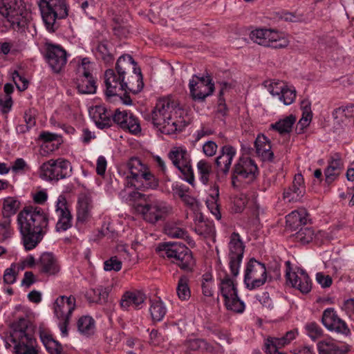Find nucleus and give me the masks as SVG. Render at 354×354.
<instances>
[{
    "instance_id": "f257e3e1",
    "label": "nucleus",
    "mask_w": 354,
    "mask_h": 354,
    "mask_svg": "<svg viewBox=\"0 0 354 354\" xmlns=\"http://www.w3.org/2000/svg\"><path fill=\"white\" fill-rule=\"evenodd\" d=\"M104 84L106 97H118L126 105L132 104L129 93L137 94L144 87L141 70L130 55H121L115 69L105 71Z\"/></svg>"
},
{
    "instance_id": "f03ea898",
    "label": "nucleus",
    "mask_w": 354,
    "mask_h": 354,
    "mask_svg": "<svg viewBox=\"0 0 354 354\" xmlns=\"http://www.w3.org/2000/svg\"><path fill=\"white\" fill-rule=\"evenodd\" d=\"M21 243L26 251L35 248L49 230V217L38 206H26L17 215Z\"/></svg>"
},
{
    "instance_id": "7ed1b4c3",
    "label": "nucleus",
    "mask_w": 354,
    "mask_h": 354,
    "mask_svg": "<svg viewBox=\"0 0 354 354\" xmlns=\"http://www.w3.org/2000/svg\"><path fill=\"white\" fill-rule=\"evenodd\" d=\"M35 326L28 319L21 317L12 322L3 342L6 349L13 354H39Z\"/></svg>"
},
{
    "instance_id": "20e7f679",
    "label": "nucleus",
    "mask_w": 354,
    "mask_h": 354,
    "mask_svg": "<svg viewBox=\"0 0 354 354\" xmlns=\"http://www.w3.org/2000/svg\"><path fill=\"white\" fill-rule=\"evenodd\" d=\"M32 21V13L23 0H0V32L24 33Z\"/></svg>"
},
{
    "instance_id": "39448f33",
    "label": "nucleus",
    "mask_w": 354,
    "mask_h": 354,
    "mask_svg": "<svg viewBox=\"0 0 354 354\" xmlns=\"http://www.w3.org/2000/svg\"><path fill=\"white\" fill-rule=\"evenodd\" d=\"M177 104L170 97L160 98L152 111L146 119L151 120L153 124L164 134L171 135L176 131H181L183 127L176 120L173 113L176 112Z\"/></svg>"
},
{
    "instance_id": "423d86ee",
    "label": "nucleus",
    "mask_w": 354,
    "mask_h": 354,
    "mask_svg": "<svg viewBox=\"0 0 354 354\" xmlns=\"http://www.w3.org/2000/svg\"><path fill=\"white\" fill-rule=\"evenodd\" d=\"M161 257L167 258L185 272L193 270L195 262L192 251L183 243L177 241L161 243L158 246Z\"/></svg>"
},
{
    "instance_id": "0eeeda50",
    "label": "nucleus",
    "mask_w": 354,
    "mask_h": 354,
    "mask_svg": "<svg viewBox=\"0 0 354 354\" xmlns=\"http://www.w3.org/2000/svg\"><path fill=\"white\" fill-rule=\"evenodd\" d=\"M39 6L44 26L49 32H55L59 28V20L68 15L67 0H39Z\"/></svg>"
},
{
    "instance_id": "6e6552de",
    "label": "nucleus",
    "mask_w": 354,
    "mask_h": 354,
    "mask_svg": "<svg viewBox=\"0 0 354 354\" xmlns=\"http://www.w3.org/2000/svg\"><path fill=\"white\" fill-rule=\"evenodd\" d=\"M128 184L136 189L149 188L155 189L158 187L159 180L147 166L138 158H131L128 163Z\"/></svg>"
},
{
    "instance_id": "1a4fd4ad",
    "label": "nucleus",
    "mask_w": 354,
    "mask_h": 354,
    "mask_svg": "<svg viewBox=\"0 0 354 354\" xmlns=\"http://www.w3.org/2000/svg\"><path fill=\"white\" fill-rule=\"evenodd\" d=\"M71 175V164L64 158L50 159L39 167V177L46 181L57 182Z\"/></svg>"
},
{
    "instance_id": "9d476101",
    "label": "nucleus",
    "mask_w": 354,
    "mask_h": 354,
    "mask_svg": "<svg viewBox=\"0 0 354 354\" xmlns=\"http://www.w3.org/2000/svg\"><path fill=\"white\" fill-rule=\"evenodd\" d=\"M259 174V168L255 161L246 156L244 152L239 156L232 169L231 179L233 187L239 186L243 180L248 182L255 179Z\"/></svg>"
},
{
    "instance_id": "9b49d317",
    "label": "nucleus",
    "mask_w": 354,
    "mask_h": 354,
    "mask_svg": "<svg viewBox=\"0 0 354 354\" xmlns=\"http://www.w3.org/2000/svg\"><path fill=\"white\" fill-rule=\"evenodd\" d=\"M168 158L180 171L181 178L191 185H194V174L191 157L187 149L183 147H173L168 153Z\"/></svg>"
},
{
    "instance_id": "f8f14e48",
    "label": "nucleus",
    "mask_w": 354,
    "mask_h": 354,
    "mask_svg": "<svg viewBox=\"0 0 354 354\" xmlns=\"http://www.w3.org/2000/svg\"><path fill=\"white\" fill-rule=\"evenodd\" d=\"M75 307V298L73 295H61L54 302V313L59 320L58 325L63 337L68 335V326Z\"/></svg>"
},
{
    "instance_id": "ddd939ff",
    "label": "nucleus",
    "mask_w": 354,
    "mask_h": 354,
    "mask_svg": "<svg viewBox=\"0 0 354 354\" xmlns=\"http://www.w3.org/2000/svg\"><path fill=\"white\" fill-rule=\"evenodd\" d=\"M267 268L264 263L252 258L247 263L244 270L243 282L250 290L263 286L268 279Z\"/></svg>"
},
{
    "instance_id": "4468645a",
    "label": "nucleus",
    "mask_w": 354,
    "mask_h": 354,
    "mask_svg": "<svg viewBox=\"0 0 354 354\" xmlns=\"http://www.w3.org/2000/svg\"><path fill=\"white\" fill-rule=\"evenodd\" d=\"M250 37L254 42L272 48H283L289 44L285 33L267 28L252 30Z\"/></svg>"
},
{
    "instance_id": "2eb2a0df",
    "label": "nucleus",
    "mask_w": 354,
    "mask_h": 354,
    "mask_svg": "<svg viewBox=\"0 0 354 354\" xmlns=\"http://www.w3.org/2000/svg\"><path fill=\"white\" fill-rule=\"evenodd\" d=\"M245 248V246L241 235L236 232H233L230 236L228 243L229 268L233 277H237L239 274Z\"/></svg>"
},
{
    "instance_id": "dca6fc26",
    "label": "nucleus",
    "mask_w": 354,
    "mask_h": 354,
    "mask_svg": "<svg viewBox=\"0 0 354 354\" xmlns=\"http://www.w3.org/2000/svg\"><path fill=\"white\" fill-rule=\"evenodd\" d=\"M43 54L46 63L55 73H59L67 62V53L60 45L46 42Z\"/></svg>"
},
{
    "instance_id": "f3484780",
    "label": "nucleus",
    "mask_w": 354,
    "mask_h": 354,
    "mask_svg": "<svg viewBox=\"0 0 354 354\" xmlns=\"http://www.w3.org/2000/svg\"><path fill=\"white\" fill-rule=\"evenodd\" d=\"M190 95L195 101H203L214 91V84L210 76L194 75L189 80Z\"/></svg>"
},
{
    "instance_id": "a211bd4d",
    "label": "nucleus",
    "mask_w": 354,
    "mask_h": 354,
    "mask_svg": "<svg viewBox=\"0 0 354 354\" xmlns=\"http://www.w3.org/2000/svg\"><path fill=\"white\" fill-rule=\"evenodd\" d=\"M167 203L158 200L149 199L141 207L144 219L151 223H156L164 219L169 212Z\"/></svg>"
},
{
    "instance_id": "6ab92c4d",
    "label": "nucleus",
    "mask_w": 354,
    "mask_h": 354,
    "mask_svg": "<svg viewBox=\"0 0 354 354\" xmlns=\"http://www.w3.org/2000/svg\"><path fill=\"white\" fill-rule=\"evenodd\" d=\"M236 151V148L229 144L224 145L220 148L219 155L215 158V165L218 177H226L229 174Z\"/></svg>"
},
{
    "instance_id": "aec40b11",
    "label": "nucleus",
    "mask_w": 354,
    "mask_h": 354,
    "mask_svg": "<svg viewBox=\"0 0 354 354\" xmlns=\"http://www.w3.org/2000/svg\"><path fill=\"white\" fill-rule=\"evenodd\" d=\"M147 299L146 295L141 290L134 289L126 290L122 295L119 304L124 311L140 310Z\"/></svg>"
},
{
    "instance_id": "412c9836",
    "label": "nucleus",
    "mask_w": 354,
    "mask_h": 354,
    "mask_svg": "<svg viewBox=\"0 0 354 354\" xmlns=\"http://www.w3.org/2000/svg\"><path fill=\"white\" fill-rule=\"evenodd\" d=\"M113 121L133 135H138L141 131L138 119L129 111L116 109L113 115Z\"/></svg>"
},
{
    "instance_id": "4be33fe9",
    "label": "nucleus",
    "mask_w": 354,
    "mask_h": 354,
    "mask_svg": "<svg viewBox=\"0 0 354 354\" xmlns=\"http://www.w3.org/2000/svg\"><path fill=\"white\" fill-rule=\"evenodd\" d=\"M322 321L324 326L332 332L346 336L350 333L346 323L337 315L333 308H328L324 311Z\"/></svg>"
},
{
    "instance_id": "5701e85b",
    "label": "nucleus",
    "mask_w": 354,
    "mask_h": 354,
    "mask_svg": "<svg viewBox=\"0 0 354 354\" xmlns=\"http://www.w3.org/2000/svg\"><path fill=\"white\" fill-rule=\"evenodd\" d=\"M297 334V330L294 329L288 331L286 335L281 337H269L265 341L266 354H286L281 351L280 349L295 339Z\"/></svg>"
},
{
    "instance_id": "b1692460",
    "label": "nucleus",
    "mask_w": 354,
    "mask_h": 354,
    "mask_svg": "<svg viewBox=\"0 0 354 354\" xmlns=\"http://www.w3.org/2000/svg\"><path fill=\"white\" fill-rule=\"evenodd\" d=\"M286 277L292 287L299 290L303 294L308 293L312 288V281L306 270L301 269L297 272H286Z\"/></svg>"
},
{
    "instance_id": "393cba45",
    "label": "nucleus",
    "mask_w": 354,
    "mask_h": 354,
    "mask_svg": "<svg viewBox=\"0 0 354 354\" xmlns=\"http://www.w3.org/2000/svg\"><path fill=\"white\" fill-rule=\"evenodd\" d=\"M305 192L304 177L301 174H297L295 176L292 184L284 189L283 197L287 202H297L304 196Z\"/></svg>"
},
{
    "instance_id": "a878e982",
    "label": "nucleus",
    "mask_w": 354,
    "mask_h": 354,
    "mask_svg": "<svg viewBox=\"0 0 354 354\" xmlns=\"http://www.w3.org/2000/svg\"><path fill=\"white\" fill-rule=\"evenodd\" d=\"M254 147L255 148L256 156L263 162H273L274 155L272 151L270 140L264 134L257 135Z\"/></svg>"
},
{
    "instance_id": "bb28decb",
    "label": "nucleus",
    "mask_w": 354,
    "mask_h": 354,
    "mask_svg": "<svg viewBox=\"0 0 354 354\" xmlns=\"http://www.w3.org/2000/svg\"><path fill=\"white\" fill-rule=\"evenodd\" d=\"M164 233L172 239H181L186 240L190 245L194 241L189 236L183 223L180 221L171 220L167 221L164 225Z\"/></svg>"
},
{
    "instance_id": "cd10ccee",
    "label": "nucleus",
    "mask_w": 354,
    "mask_h": 354,
    "mask_svg": "<svg viewBox=\"0 0 354 354\" xmlns=\"http://www.w3.org/2000/svg\"><path fill=\"white\" fill-rule=\"evenodd\" d=\"M343 160L338 153L332 154L328 160V166L324 170L326 182L330 184L335 181L343 169Z\"/></svg>"
},
{
    "instance_id": "c85d7f7f",
    "label": "nucleus",
    "mask_w": 354,
    "mask_h": 354,
    "mask_svg": "<svg viewBox=\"0 0 354 354\" xmlns=\"http://www.w3.org/2000/svg\"><path fill=\"white\" fill-rule=\"evenodd\" d=\"M39 272L47 275H54L59 271L56 257L50 252L43 253L38 262Z\"/></svg>"
},
{
    "instance_id": "c756f323",
    "label": "nucleus",
    "mask_w": 354,
    "mask_h": 354,
    "mask_svg": "<svg viewBox=\"0 0 354 354\" xmlns=\"http://www.w3.org/2000/svg\"><path fill=\"white\" fill-rule=\"evenodd\" d=\"M92 51L97 60L102 61L106 65L113 64L114 57L112 47L108 41H97L93 44Z\"/></svg>"
},
{
    "instance_id": "7c9ffc66",
    "label": "nucleus",
    "mask_w": 354,
    "mask_h": 354,
    "mask_svg": "<svg viewBox=\"0 0 354 354\" xmlns=\"http://www.w3.org/2000/svg\"><path fill=\"white\" fill-rule=\"evenodd\" d=\"M113 113L102 105L95 106L93 109V119L96 126L104 129L111 126Z\"/></svg>"
},
{
    "instance_id": "2f4dec72",
    "label": "nucleus",
    "mask_w": 354,
    "mask_h": 354,
    "mask_svg": "<svg viewBox=\"0 0 354 354\" xmlns=\"http://www.w3.org/2000/svg\"><path fill=\"white\" fill-rule=\"evenodd\" d=\"M286 219L287 226L293 230L306 225L310 221V215L304 208L292 211L286 216Z\"/></svg>"
},
{
    "instance_id": "473e14b6",
    "label": "nucleus",
    "mask_w": 354,
    "mask_h": 354,
    "mask_svg": "<svg viewBox=\"0 0 354 354\" xmlns=\"http://www.w3.org/2000/svg\"><path fill=\"white\" fill-rule=\"evenodd\" d=\"M77 89L81 94H93L96 92V80L90 71H86L77 80Z\"/></svg>"
},
{
    "instance_id": "72a5a7b5",
    "label": "nucleus",
    "mask_w": 354,
    "mask_h": 354,
    "mask_svg": "<svg viewBox=\"0 0 354 354\" xmlns=\"http://www.w3.org/2000/svg\"><path fill=\"white\" fill-rule=\"evenodd\" d=\"M39 336L44 347L50 354H68L64 350L62 345L55 340L49 332L44 330H40Z\"/></svg>"
},
{
    "instance_id": "f704fd0d",
    "label": "nucleus",
    "mask_w": 354,
    "mask_h": 354,
    "mask_svg": "<svg viewBox=\"0 0 354 354\" xmlns=\"http://www.w3.org/2000/svg\"><path fill=\"white\" fill-rule=\"evenodd\" d=\"M317 349L319 354H346L347 346L341 345L331 339H324L318 342Z\"/></svg>"
},
{
    "instance_id": "c9c22d12",
    "label": "nucleus",
    "mask_w": 354,
    "mask_h": 354,
    "mask_svg": "<svg viewBox=\"0 0 354 354\" xmlns=\"http://www.w3.org/2000/svg\"><path fill=\"white\" fill-rule=\"evenodd\" d=\"M91 201L86 196L78 198L77 204V223L84 224L91 218Z\"/></svg>"
},
{
    "instance_id": "e433bc0d",
    "label": "nucleus",
    "mask_w": 354,
    "mask_h": 354,
    "mask_svg": "<svg viewBox=\"0 0 354 354\" xmlns=\"http://www.w3.org/2000/svg\"><path fill=\"white\" fill-rule=\"evenodd\" d=\"M218 291L224 300L237 293V288L234 280L227 272H224L223 277H218Z\"/></svg>"
},
{
    "instance_id": "4c0bfd02",
    "label": "nucleus",
    "mask_w": 354,
    "mask_h": 354,
    "mask_svg": "<svg viewBox=\"0 0 354 354\" xmlns=\"http://www.w3.org/2000/svg\"><path fill=\"white\" fill-rule=\"evenodd\" d=\"M219 187L218 185H214L210 187L208 196L206 200V205L208 209L214 215L216 219H221V214L219 211Z\"/></svg>"
},
{
    "instance_id": "58836bf2",
    "label": "nucleus",
    "mask_w": 354,
    "mask_h": 354,
    "mask_svg": "<svg viewBox=\"0 0 354 354\" xmlns=\"http://www.w3.org/2000/svg\"><path fill=\"white\" fill-rule=\"evenodd\" d=\"M39 139L42 141L43 145L50 151L59 149L63 142L60 135L46 131L41 132Z\"/></svg>"
},
{
    "instance_id": "ea45409f",
    "label": "nucleus",
    "mask_w": 354,
    "mask_h": 354,
    "mask_svg": "<svg viewBox=\"0 0 354 354\" xmlns=\"http://www.w3.org/2000/svg\"><path fill=\"white\" fill-rule=\"evenodd\" d=\"M295 122L296 117L290 114L272 123L270 129L278 132L280 135L287 134L292 131V127Z\"/></svg>"
},
{
    "instance_id": "a19ab883",
    "label": "nucleus",
    "mask_w": 354,
    "mask_h": 354,
    "mask_svg": "<svg viewBox=\"0 0 354 354\" xmlns=\"http://www.w3.org/2000/svg\"><path fill=\"white\" fill-rule=\"evenodd\" d=\"M20 201L15 197L4 198L2 209L3 218L11 219V216L15 215L20 208Z\"/></svg>"
},
{
    "instance_id": "79ce46f5",
    "label": "nucleus",
    "mask_w": 354,
    "mask_h": 354,
    "mask_svg": "<svg viewBox=\"0 0 354 354\" xmlns=\"http://www.w3.org/2000/svg\"><path fill=\"white\" fill-rule=\"evenodd\" d=\"M196 233L203 238L212 237L214 235L215 230L212 221L199 219L195 224Z\"/></svg>"
},
{
    "instance_id": "37998d69",
    "label": "nucleus",
    "mask_w": 354,
    "mask_h": 354,
    "mask_svg": "<svg viewBox=\"0 0 354 354\" xmlns=\"http://www.w3.org/2000/svg\"><path fill=\"white\" fill-rule=\"evenodd\" d=\"M55 212L58 219L72 215L69 205L64 195H59L55 203Z\"/></svg>"
},
{
    "instance_id": "c03bdc74",
    "label": "nucleus",
    "mask_w": 354,
    "mask_h": 354,
    "mask_svg": "<svg viewBox=\"0 0 354 354\" xmlns=\"http://www.w3.org/2000/svg\"><path fill=\"white\" fill-rule=\"evenodd\" d=\"M149 310L152 319L156 322H160L166 315L167 308L163 301L158 299L151 301Z\"/></svg>"
},
{
    "instance_id": "a18cd8bd",
    "label": "nucleus",
    "mask_w": 354,
    "mask_h": 354,
    "mask_svg": "<svg viewBox=\"0 0 354 354\" xmlns=\"http://www.w3.org/2000/svg\"><path fill=\"white\" fill-rule=\"evenodd\" d=\"M197 170L200 181L203 185H207L209 181V177L212 172V166L211 162L206 160H201L197 163Z\"/></svg>"
},
{
    "instance_id": "49530a36",
    "label": "nucleus",
    "mask_w": 354,
    "mask_h": 354,
    "mask_svg": "<svg viewBox=\"0 0 354 354\" xmlns=\"http://www.w3.org/2000/svg\"><path fill=\"white\" fill-rule=\"evenodd\" d=\"M77 328L82 334L92 335L95 331V320L91 316H82L77 321Z\"/></svg>"
},
{
    "instance_id": "de8ad7c7",
    "label": "nucleus",
    "mask_w": 354,
    "mask_h": 354,
    "mask_svg": "<svg viewBox=\"0 0 354 354\" xmlns=\"http://www.w3.org/2000/svg\"><path fill=\"white\" fill-rule=\"evenodd\" d=\"M232 88V85L227 82H223L221 84V88L218 94L217 111L223 116H226L228 112V108L225 104V100L223 97L225 93Z\"/></svg>"
},
{
    "instance_id": "09e8293b",
    "label": "nucleus",
    "mask_w": 354,
    "mask_h": 354,
    "mask_svg": "<svg viewBox=\"0 0 354 354\" xmlns=\"http://www.w3.org/2000/svg\"><path fill=\"white\" fill-rule=\"evenodd\" d=\"M224 304L227 310L238 313H242L245 310V304L239 299L237 293L224 300Z\"/></svg>"
},
{
    "instance_id": "8fccbe9b",
    "label": "nucleus",
    "mask_w": 354,
    "mask_h": 354,
    "mask_svg": "<svg viewBox=\"0 0 354 354\" xmlns=\"http://www.w3.org/2000/svg\"><path fill=\"white\" fill-rule=\"evenodd\" d=\"M188 282V279L185 276L180 277L178 280L176 292L178 298L182 301L188 300L191 296V291Z\"/></svg>"
},
{
    "instance_id": "3c124183",
    "label": "nucleus",
    "mask_w": 354,
    "mask_h": 354,
    "mask_svg": "<svg viewBox=\"0 0 354 354\" xmlns=\"http://www.w3.org/2000/svg\"><path fill=\"white\" fill-rule=\"evenodd\" d=\"M113 288V286L109 285V286H100L97 287L95 289H94V295L97 296V298L96 300L93 301V302H95L98 304H105L109 301V294L111 292Z\"/></svg>"
},
{
    "instance_id": "603ef678",
    "label": "nucleus",
    "mask_w": 354,
    "mask_h": 354,
    "mask_svg": "<svg viewBox=\"0 0 354 354\" xmlns=\"http://www.w3.org/2000/svg\"><path fill=\"white\" fill-rule=\"evenodd\" d=\"M263 86L272 95L279 97L286 85L279 80H269L263 82Z\"/></svg>"
},
{
    "instance_id": "864d4df0",
    "label": "nucleus",
    "mask_w": 354,
    "mask_h": 354,
    "mask_svg": "<svg viewBox=\"0 0 354 354\" xmlns=\"http://www.w3.org/2000/svg\"><path fill=\"white\" fill-rule=\"evenodd\" d=\"M314 237V231L310 227H301L294 234L295 241L305 245L309 243Z\"/></svg>"
},
{
    "instance_id": "5fc2aeb1",
    "label": "nucleus",
    "mask_w": 354,
    "mask_h": 354,
    "mask_svg": "<svg viewBox=\"0 0 354 354\" xmlns=\"http://www.w3.org/2000/svg\"><path fill=\"white\" fill-rule=\"evenodd\" d=\"M301 108L302 115L297 124V127L301 130H304L309 125L312 120L313 113L311 111L310 105L309 104L306 103L305 104V102H302Z\"/></svg>"
},
{
    "instance_id": "6e6d98bb",
    "label": "nucleus",
    "mask_w": 354,
    "mask_h": 354,
    "mask_svg": "<svg viewBox=\"0 0 354 354\" xmlns=\"http://www.w3.org/2000/svg\"><path fill=\"white\" fill-rule=\"evenodd\" d=\"M333 116L335 118H338L342 116H344L347 118H354V103L344 104L335 109L333 111Z\"/></svg>"
},
{
    "instance_id": "4d7b16f0",
    "label": "nucleus",
    "mask_w": 354,
    "mask_h": 354,
    "mask_svg": "<svg viewBox=\"0 0 354 354\" xmlns=\"http://www.w3.org/2000/svg\"><path fill=\"white\" fill-rule=\"evenodd\" d=\"M11 219L3 218L0 221V242H4L10 239L13 233L10 226Z\"/></svg>"
},
{
    "instance_id": "13d9d810",
    "label": "nucleus",
    "mask_w": 354,
    "mask_h": 354,
    "mask_svg": "<svg viewBox=\"0 0 354 354\" xmlns=\"http://www.w3.org/2000/svg\"><path fill=\"white\" fill-rule=\"evenodd\" d=\"M296 98V90L292 86H286L279 97V100L285 105L291 104Z\"/></svg>"
},
{
    "instance_id": "bf43d9fd",
    "label": "nucleus",
    "mask_w": 354,
    "mask_h": 354,
    "mask_svg": "<svg viewBox=\"0 0 354 354\" xmlns=\"http://www.w3.org/2000/svg\"><path fill=\"white\" fill-rule=\"evenodd\" d=\"M185 346L193 351H203L208 347L207 342L203 339H190L186 342Z\"/></svg>"
},
{
    "instance_id": "052dcab7",
    "label": "nucleus",
    "mask_w": 354,
    "mask_h": 354,
    "mask_svg": "<svg viewBox=\"0 0 354 354\" xmlns=\"http://www.w3.org/2000/svg\"><path fill=\"white\" fill-rule=\"evenodd\" d=\"M305 329L306 334L314 341L319 338L323 332L322 328L315 322L307 323L305 326Z\"/></svg>"
},
{
    "instance_id": "680f3d73",
    "label": "nucleus",
    "mask_w": 354,
    "mask_h": 354,
    "mask_svg": "<svg viewBox=\"0 0 354 354\" xmlns=\"http://www.w3.org/2000/svg\"><path fill=\"white\" fill-rule=\"evenodd\" d=\"M12 80L20 91H25L28 86V80L17 71L13 72Z\"/></svg>"
},
{
    "instance_id": "e2e57ef3",
    "label": "nucleus",
    "mask_w": 354,
    "mask_h": 354,
    "mask_svg": "<svg viewBox=\"0 0 354 354\" xmlns=\"http://www.w3.org/2000/svg\"><path fill=\"white\" fill-rule=\"evenodd\" d=\"M19 272H17L15 265L11 264L10 267L6 269L3 274V281L6 284H13Z\"/></svg>"
},
{
    "instance_id": "0e129e2a",
    "label": "nucleus",
    "mask_w": 354,
    "mask_h": 354,
    "mask_svg": "<svg viewBox=\"0 0 354 354\" xmlns=\"http://www.w3.org/2000/svg\"><path fill=\"white\" fill-rule=\"evenodd\" d=\"M122 261L117 257H112L104 262V269L106 271L118 272L122 269Z\"/></svg>"
},
{
    "instance_id": "69168bd1",
    "label": "nucleus",
    "mask_w": 354,
    "mask_h": 354,
    "mask_svg": "<svg viewBox=\"0 0 354 354\" xmlns=\"http://www.w3.org/2000/svg\"><path fill=\"white\" fill-rule=\"evenodd\" d=\"M73 215L66 216V218L58 219L55 225V230L57 232H64L73 226Z\"/></svg>"
},
{
    "instance_id": "338daca9",
    "label": "nucleus",
    "mask_w": 354,
    "mask_h": 354,
    "mask_svg": "<svg viewBox=\"0 0 354 354\" xmlns=\"http://www.w3.org/2000/svg\"><path fill=\"white\" fill-rule=\"evenodd\" d=\"M11 169L12 172L19 174L29 171L30 170V167L27 164L24 159L18 158L13 162Z\"/></svg>"
},
{
    "instance_id": "774afa93",
    "label": "nucleus",
    "mask_w": 354,
    "mask_h": 354,
    "mask_svg": "<svg viewBox=\"0 0 354 354\" xmlns=\"http://www.w3.org/2000/svg\"><path fill=\"white\" fill-rule=\"evenodd\" d=\"M36 261L34 257L28 255L26 259L19 261L17 263H13L17 268V272H21L25 270L26 268H32L35 266Z\"/></svg>"
}]
</instances>
